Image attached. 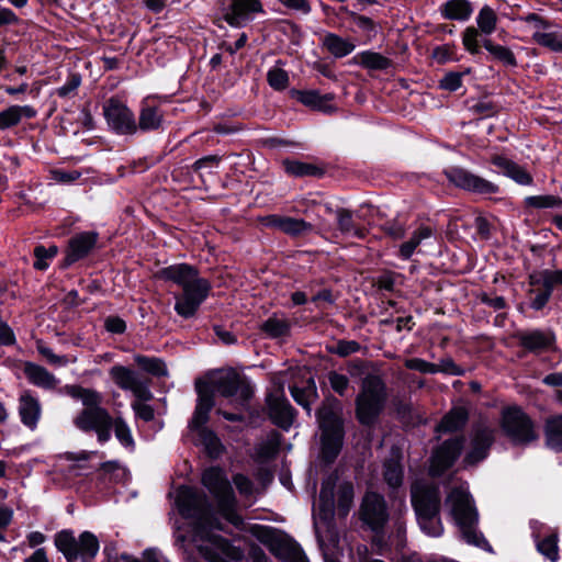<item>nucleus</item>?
<instances>
[{
	"instance_id": "nucleus-40",
	"label": "nucleus",
	"mask_w": 562,
	"mask_h": 562,
	"mask_svg": "<svg viewBox=\"0 0 562 562\" xmlns=\"http://www.w3.org/2000/svg\"><path fill=\"white\" fill-rule=\"evenodd\" d=\"M532 41L552 52H562V33L558 31H536Z\"/></svg>"
},
{
	"instance_id": "nucleus-24",
	"label": "nucleus",
	"mask_w": 562,
	"mask_h": 562,
	"mask_svg": "<svg viewBox=\"0 0 562 562\" xmlns=\"http://www.w3.org/2000/svg\"><path fill=\"white\" fill-rule=\"evenodd\" d=\"M98 235L92 232H85L76 235L69 240L65 265L70 266L74 262L85 258L97 243Z\"/></svg>"
},
{
	"instance_id": "nucleus-31",
	"label": "nucleus",
	"mask_w": 562,
	"mask_h": 562,
	"mask_svg": "<svg viewBox=\"0 0 562 562\" xmlns=\"http://www.w3.org/2000/svg\"><path fill=\"white\" fill-rule=\"evenodd\" d=\"M259 329L270 338H283L289 336L291 323L286 317L273 314L260 324Z\"/></svg>"
},
{
	"instance_id": "nucleus-33",
	"label": "nucleus",
	"mask_w": 562,
	"mask_h": 562,
	"mask_svg": "<svg viewBox=\"0 0 562 562\" xmlns=\"http://www.w3.org/2000/svg\"><path fill=\"white\" fill-rule=\"evenodd\" d=\"M282 165L290 176L293 177H315L321 178L324 176L325 170L314 164L303 162L299 160L284 159Z\"/></svg>"
},
{
	"instance_id": "nucleus-61",
	"label": "nucleus",
	"mask_w": 562,
	"mask_h": 562,
	"mask_svg": "<svg viewBox=\"0 0 562 562\" xmlns=\"http://www.w3.org/2000/svg\"><path fill=\"white\" fill-rule=\"evenodd\" d=\"M382 231L393 239H402L406 234L404 224L398 221H389L382 225Z\"/></svg>"
},
{
	"instance_id": "nucleus-11",
	"label": "nucleus",
	"mask_w": 562,
	"mask_h": 562,
	"mask_svg": "<svg viewBox=\"0 0 562 562\" xmlns=\"http://www.w3.org/2000/svg\"><path fill=\"white\" fill-rule=\"evenodd\" d=\"M501 428L515 446H527L539 438L533 420L517 406L503 409Z\"/></svg>"
},
{
	"instance_id": "nucleus-47",
	"label": "nucleus",
	"mask_w": 562,
	"mask_h": 562,
	"mask_svg": "<svg viewBox=\"0 0 562 562\" xmlns=\"http://www.w3.org/2000/svg\"><path fill=\"white\" fill-rule=\"evenodd\" d=\"M280 449L279 434H272L266 441H263L257 450L258 458L262 460L273 459Z\"/></svg>"
},
{
	"instance_id": "nucleus-44",
	"label": "nucleus",
	"mask_w": 562,
	"mask_h": 562,
	"mask_svg": "<svg viewBox=\"0 0 562 562\" xmlns=\"http://www.w3.org/2000/svg\"><path fill=\"white\" fill-rule=\"evenodd\" d=\"M482 45L493 55V57L504 65L515 67L517 65L514 53L502 45L493 44L491 40L484 38Z\"/></svg>"
},
{
	"instance_id": "nucleus-45",
	"label": "nucleus",
	"mask_w": 562,
	"mask_h": 562,
	"mask_svg": "<svg viewBox=\"0 0 562 562\" xmlns=\"http://www.w3.org/2000/svg\"><path fill=\"white\" fill-rule=\"evenodd\" d=\"M312 224L305 222L302 218L284 216L281 226V232L291 236H300L306 232L312 231Z\"/></svg>"
},
{
	"instance_id": "nucleus-64",
	"label": "nucleus",
	"mask_w": 562,
	"mask_h": 562,
	"mask_svg": "<svg viewBox=\"0 0 562 562\" xmlns=\"http://www.w3.org/2000/svg\"><path fill=\"white\" fill-rule=\"evenodd\" d=\"M432 57L439 63L445 64L456 59L454 47L450 45L438 46L432 52Z\"/></svg>"
},
{
	"instance_id": "nucleus-23",
	"label": "nucleus",
	"mask_w": 562,
	"mask_h": 562,
	"mask_svg": "<svg viewBox=\"0 0 562 562\" xmlns=\"http://www.w3.org/2000/svg\"><path fill=\"white\" fill-rule=\"evenodd\" d=\"M195 389L198 392V404L190 422L192 429L202 428L209 420V414L214 406L213 391L207 382L196 381Z\"/></svg>"
},
{
	"instance_id": "nucleus-38",
	"label": "nucleus",
	"mask_w": 562,
	"mask_h": 562,
	"mask_svg": "<svg viewBox=\"0 0 562 562\" xmlns=\"http://www.w3.org/2000/svg\"><path fill=\"white\" fill-rule=\"evenodd\" d=\"M441 13L449 20H467L472 13L471 3L468 0H449L443 4Z\"/></svg>"
},
{
	"instance_id": "nucleus-35",
	"label": "nucleus",
	"mask_w": 562,
	"mask_h": 562,
	"mask_svg": "<svg viewBox=\"0 0 562 562\" xmlns=\"http://www.w3.org/2000/svg\"><path fill=\"white\" fill-rule=\"evenodd\" d=\"M492 162L520 184H530L532 181L531 176L524 168L503 156H494Z\"/></svg>"
},
{
	"instance_id": "nucleus-42",
	"label": "nucleus",
	"mask_w": 562,
	"mask_h": 562,
	"mask_svg": "<svg viewBox=\"0 0 562 562\" xmlns=\"http://www.w3.org/2000/svg\"><path fill=\"white\" fill-rule=\"evenodd\" d=\"M134 361L142 370L154 376H166L168 373L166 363L159 358L136 355Z\"/></svg>"
},
{
	"instance_id": "nucleus-7",
	"label": "nucleus",
	"mask_w": 562,
	"mask_h": 562,
	"mask_svg": "<svg viewBox=\"0 0 562 562\" xmlns=\"http://www.w3.org/2000/svg\"><path fill=\"white\" fill-rule=\"evenodd\" d=\"M447 503L450 504L451 514L460 527L463 539L477 547L485 543L483 537L475 529L477 514L470 494L461 487H456L449 493Z\"/></svg>"
},
{
	"instance_id": "nucleus-48",
	"label": "nucleus",
	"mask_w": 562,
	"mask_h": 562,
	"mask_svg": "<svg viewBox=\"0 0 562 562\" xmlns=\"http://www.w3.org/2000/svg\"><path fill=\"white\" fill-rule=\"evenodd\" d=\"M476 21L480 30L488 35L496 27L497 16L491 7L484 5L480 11Z\"/></svg>"
},
{
	"instance_id": "nucleus-19",
	"label": "nucleus",
	"mask_w": 562,
	"mask_h": 562,
	"mask_svg": "<svg viewBox=\"0 0 562 562\" xmlns=\"http://www.w3.org/2000/svg\"><path fill=\"white\" fill-rule=\"evenodd\" d=\"M494 442V429L485 425H479L473 430L471 450L464 457L463 462L468 465H475L486 458L491 446Z\"/></svg>"
},
{
	"instance_id": "nucleus-17",
	"label": "nucleus",
	"mask_w": 562,
	"mask_h": 562,
	"mask_svg": "<svg viewBox=\"0 0 562 562\" xmlns=\"http://www.w3.org/2000/svg\"><path fill=\"white\" fill-rule=\"evenodd\" d=\"M269 417L274 425L288 430L294 423L295 409L285 398L283 390L279 389L267 396Z\"/></svg>"
},
{
	"instance_id": "nucleus-1",
	"label": "nucleus",
	"mask_w": 562,
	"mask_h": 562,
	"mask_svg": "<svg viewBox=\"0 0 562 562\" xmlns=\"http://www.w3.org/2000/svg\"><path fill=\"white\" fill-rule=\"evenodd\" d=\"M155 277L181 286L182 292L175 296V311L184 318L195 315L211 291L209 280L201 278L199 270L188 263H177L162 268L156 272Z\"/></svg>"
},
{
	"instance_id": "nucleus-39",
	"label": "nucleus",
	"mask_w": 562,
	"mask_h": 562,
	"mask_svg": "<svg viewBox=\"0 0 562 562\" xmlns=\"http://www.w3.org/2000/svg\"><path fill=\"white\" fill-rule=\"evenodd\" d=\"M468 420V414L463 408H454L449 412L437 426V431L453 432L461 429Z\"/></svg>"
},
{
	"instance_id": "nucleus-49",
	"label": "nucleus",
	"mask_w": 562,
	"mask_h": 562,
	"mask_svg": "<svg viewBox=\"0 0 562 562\" xmlns=\"http://www.w3.org/2000/svg\"><path fill=\"white\" fill-rule=\"evenodd\" d=\"M538 551L550 561L557 562L559 559L558 537L550 535L537 543Z\"/></svg>"
},
{
	"instance_id": "nucleus-22",
	"label": "nucleus",
	"mask_w": 562,
	"mask_h": 562,
	"mask_svg": "<svg viewBox=\"0 0 562 562\" xmlns=\"http://www.w3.org/2000/svg\"><path fill=\"white\" fill-rule=\"evenodd\" d=\"M520 347L532 353H541L552 348L555 336L551 330H520L515 334Z\"/></svg>"
},
{
	"instance_id": "nucleus-32",
	"label": "nucleus",
	"mask_w": 562,
	"mask_h": 562,
	"mask_svg": "<svg viewBox=\"0 0 562 562\" xmlns=\"http://www.w3.org/2000/svg\"><path fill=\"white\" fill-rule=\"evenodd\" d=\"M291 395L294 401L304 407L307 411V414L311 415V405L317 400V387L313 378H310L306 381V385L303 387H299L293 385L290 387Z\"/></svg>"
},
{
	"instance_id": "nucleus-57",
	"label": "nucleus",
	"mask_w": 562,
	"mask_h": 562,
	"mask_svg": "<svg viewBox=\"0 0 562 562\" xmlns=\"http://www.w3.org/2000/svg\"><path fill=\"white\" fill-rule=\"evenodd\" d=\"M480 33L474 27H468L463 33V45L471 54H477L480 50Z\"/></svg>"
},
{
	"instance_id": "nucleus-63",
	"label": "nucleus",
	"mask_w": 562,
	"mask_h": 562,
	"mask_svg": "<svg viewBox=\"0 0 562 562\" xmlns=\"http://www.w3.org/2000/svg\"><path fill=\"white\" fill-rule=\"evenodd\" d=\"M471 111L482 117H490L498 113V108L493 102L483 100L471 106Z\"/></svg>"
},
{
	"instance_id": "nucleus-15",
	"label": "nucleus",
	"mask_w": 562,
	"mask_h": 562,
	"mask_svg": "<svg viewBox=\"0 0 562 562\" xmlns=\"http://www.w3.org/2000/svg\"><path fill=\"white\" fill-rule=\"evenodd\" d=\"M109 125L119 134L132 135L137 132L133 112L117 100L111 99L104 108Z\"/></svg>"
},
{
	"instance_id": "nucleus-8",
	"label": "nucleus",
	"mask_w": 562,
	"mask_h": 562,
	"mask_svg": "<svg viewBox=\"0 0 562 562\" xmlns=\"http://www.w3.org/2000/svg\"><path fill=\"white\" fill-rule=\"evenodd\" d=\"M412 504L418 516L422 528L428 535L438 536L439 526H432L434 518L439 514L440 494L436 485L417 481L411 487Z\"/></svg>"
},
{
	"instance_id": "nucleus-56",
	"label": "nucleus",
	"mask_w": 562,
	"mask_h": 562,
	"mask_svg": "<svg viewBox=\"0 0 562 562\" xmlns=\"http://www.w3.org/2000/svg\"><path fill=\"white\" fill-rule=\"evenodd\" d=\"M360 349L361 346L358 341L341 339L337 341L336 346L330 351L339 357H348L358 352Z\"/></svg>"
},
{
	"instance_id": "nucleus-12",
	"label": "nucleus",
	"mask_w": 562,
	"mask_h": 562,
	"mask_svg": "<svg viewBox=\"0 0 562 562\" xmlns=\"http://www.w3.org/2000/svg\"><path fill=\"white\" fill-rule=\"evenodd\" d=\"M212 391L218 392L224 397L235 398L236 407L247 409L248 403L254 395V390L245 376L234 369L223 370L214 373L207 383Z\"/></svg>"
},
{
	"instance_id": "nucleus-3",
	"label": "nucleus",
	"mask_w": 562,
	"mask_h": 562,
	"mask_svg": "<svg viewBox=\"0 0 562 562\" xmlns=\"http://www.w3.org/2000/svg\"><path fill=\"white\" fill-rule=\"evenodd\" d=\"M69 394L82 402L85 408L74 418V425L85 431H94L100 442L111 438L113 417L102 406L103 396L95 390L72 386Z\"/></svg>"
},
{
	"instance_id": "nucleus-43",
	"label": "nucleus",
	"mask_w": 562,
	"mask_h": 562,
	"mask_svg": "<svg viewBox=\"0 0 562 562\" xmlns=\"http://www.w3.org/2000/svg\"><path fill=\"white\" fill-rule=\"evenodd\" d=\"M199 437L202 445L205 447L207 453L212 458H217L222 454L224 447L220 440V438L212 431L206 428H198Z\"/></svg>"
},
{
	"instance_id": "nucleus-62",
	"label": "nucleus",
	"mask_w": 562,
	"mask_h": 562,
	"mask_svg": "<svg viewBox=\"0 0 562 562\" xmlns=\"http://www.w3.org/2000/svg\"><path fill=\"white\" fill-rule=\"evenodd\" d=\"M80 83H81L80 75L71 74L68 77L67 82L56 90V93L61 98H66V97L70 95L71 93H74L78 89Z\"/></svg>"
},
{
	"instance_id": "nucleus-26",
	"label": "nucleus",
	"mask_w": 562,
	"mask_h": 562,
	"mask_svg": "<svg viewBox=\"0 0 562 562\" xmlns=\"http://www.w3.org/2000/svg\"><path fill=\"white\" fill-rule=\"evenodd\" d=\"M36 113L32 105H10L0 111V131L19 125L23 119H33Z\"/></svg>"
},
{
	"instance_id": "nucleus-14",
	"label": "nucleus",
	"mask_w": 562,
	"mask_h": 562,
	"mask_svg": "<svg viewBox=\"0 0 562 562\" xmlns=\"http://www.w3.org/2000/svg\"><path fill=\"white\" fill-rule=\"evenodd\" d=\"M109 374L112 381L122 390L131 391L136 398L150 401L153 393L149 390V380L140 379L139 374L124 366H113Z\"/></svg>"
},
{
	"instance_id": "nucleus-18",
	"label": "nucleus",
	"mask_w": 562,
	"mask_h": 562,
	"mask_svg": "<svg viewBox=\"0 0 562 562\" xmlns=\"http://www.w3.org/2000/svg\"><path fill=\"white\" fill-rule=\"evenodd\" d=\"M361 518L373 530L383 527L387 520L384 498L374 492L367 493L361 505Z\"/></svg>"
},
{
	"instance_id": "nucleus-52",
	"label": "nucleus",
	"mask_w": 562,
	"mask_h": 562,
	"mask_svg": "<svg viewBox=\"0 0 562 562\" xmlns=\"http://www.w3.org/2000/svg\"><path fill=\"white\" fill-rule=\"evenodd\" d=\"M353 499V486L350 483H344L339 486L338 491V510L346 515L352 504Z\"/></svg>"
},
{
	"instance_id": "nucleus-9",
	"label": "nucleus",
	"mask_w": 562,
	"mask_h": 562,
	"mask_svg": "<svg viewBox=\"0 0 562 562\" xmlns=\"http://www.w3.org/2000/svg\"><path fill=\"white\" fill-rule=\"evenodd\" d=\"M250 532L280 560L284 562H308L301 547L279 530L268 526L254 525Z\"/></svg>"
},
{
	"instance_id": "nucleus-13",
	"label": "nucleus",
	"mask_w": 562,
	"mask_h": 562,
	"mask_svg": "<svg viewBox=\"0 0 562 562\" xmlns=\"http://www.w3.org/2000/svg\"><path fill=\"white\" fill-rule=\"evenodd\" d=\"M334 518V483L324 482L319 492L318 510L314 516V527L317 541L321 546L325 540L335 541L336 533L333 530Z\"/></svg>"
},
{
	"instance_id": "nucleus-28",
	"label": "nucleus",
	"mask_w": 562,
	"mask_h": 562,
	"mask_svg": "<svg viewBox=\"0 0 562 562\" xmlns=\"http://www.w3.org/2000/svg\"><path fill=\"white\" fill-rule=\"evenodd\" d=\"M23 372L29 381L37 386L44 389H53L56 385L55 376L48 372L44 367L35 364L33 362H25L23 366Z\"/></svg>"
},
{
	"instance_id": "nucleus-6",
	"label": "nucleus",
	"mask_w": 562,
	"mask_h": 562,
	"mask_svg": "<svg viewBox=\"0 0 562 562\" xmlns=\"http://www.w3.org/2000/svg\"><path fill=\"white\" fill-rule=\"evenodd\" d=\"M201 482L215 498L221 515L228 522L240 528L244 519L236 510L234 491L223 470L216 467L204 470Z\"/></svg>"
},
{
	"instance_id": "nucleus-10",
	"label": "nucleus",
	"mask_w": 562,
	"mask_h": 562,
	"mask_svg": "<svg viewBox=\"0 0 562 562\" xmlns=\"http://www.w3.org/2000/svg\"><path fill=\"white\" fill-rule=\"evenodd\" d=\"M54 542L67 562H91L99 551V540L90 531H83L77 539L72 531L61 530L55 535Z\"/></svg>"
},
{
	"instance_id": "nucleus-4",
	"label": "nucleus",
	"mask_w": 562,
	"mask_h": 562,
	"mask_svg": "<svg viewBox=\"0 0 562 562\" xmlns=\"http://www.w3.org/2000/svg\"><path fill=\"white\" fill-rule=\"evenodd\" d=\"M321 429L322 456L326 462H333L340 452L344 440V420L341 403L326 397L316 413Z\"/></svg>"
},
{
	"instance_id": "nucleus-21",
	"label": "nucleus",
	"mask_w": 562,
	"mask_h": 562,
	"mask_svg": "<svg viewBox=\"0 0 562 562\" xmlns=\"http://www.w3.org/2000/svg\"><path fill=\"white\" fill-rule=\"evenodd\" d=\"M446 175L450 182L464 190L482 194L497 191V187L494 183L461 168L451 169Z\"/></svg>"
},
{
	"instance_id": "nucleus-27",
	"label": "nucleus",
	"mask_w": 562,
	"mask_h": 562,
	"mask_svg": "<svg viewBox=\"0 0 562 562\" xmlns=\"http://www.w3.org/2000/svg\"><path fill=\"white\" fill-rule=\"evenodd\" d=\"M333 99L334 95L331 93L321 94L315 90L297 92V100L301 103L325 113H330L335 110V106L331 104Z\"/></svg>"
},
{
	"instance_id": "nucleus-20",
	"label": "nucleus",
	"mask_w": 562,
	"mask_h": 562,
	"mask_svg": "<svg viewBox=\"0 0 562 562\" xmlns=\"http://www.w3.org/2000/svg\"><path fill=\"white\" fill-rule=\"evenodd\" d=\"M262 11L259 0H229L228 7L224 9L223 19L231 26L240 27L250 20L251 13Z\"/></svg>"
},
{
	"instance_id": "nucleus-2",
	"label": "nucleus",
	"mask_w": 562,
	"mask_h": 562,
	"mask_svg": "<svg viewBox=\"0 0 562 562\" xmlns=\"http://www.w3.org/2000/svg\"><path fill=\"white\" fill-rule=\"evenodd\" d=\"M177 506L180 515L187 519H193V528L196 536L202 540L214 543H226V541L213 536V529H222V524L214 514L213 506L204 492L192 487H181L177 496Z\"/></svg>"
},
{
	"instance_id": "nucleus-55",
	"label": "nucleus",
	"mask_w": 562,
	"mask_h": 562,
	"mask_svg": "<svg viewBox=\"0 0 562 562\" xmlns=\"http://www.w3.org/2000/svg\"><path fill=\"white\" fill-rule=\"evenodd\" d=\"M527 203L530 206L544 209V207H560L562 205V200L554 195H539V196H529L527 199Z\"/></svg>"
},
{
	"instance_id": "nucleus-60",
	"label": "nucleus",
	"mask_w": 562,
	"mask_h": 562,
	"mask_svg": "<svg viewBox=\"0 0 562 562\" xmlns=\"http://www.w3.org/2000/svg\"><path fill=\"white\" fill-rule=\"evenodd\" d=\"M542 285L553 291L557 284H562V270H544L541 272Z\"/></svg>"
},
{
	"instance_id": "nucleus-46",
	"label": "nucleus",
	"mask_w": 562,
	"mask_h": 562,
	"mask_svg": "<svg viewBox=\"0 0 562 562\" xmlns=\"http://www.w3.org/2000/svg\"><path fill=\"white\" fill-rule=\"evenodd\" d=\"M362 66L369 69L383 70L391 66V60L379 53L366 52L360 56Z\"/></svg>"
},
{
	"instance_id": "nucleus-30",
	"label": "nucleus",
	"mask_w": 562,
	"mask_h": 562,
	"mask_svg": "<svg viewBox=\"0 0 562 562\" xmlns=\"http://www.w3.org/2000/svg\"><path fill=\"white\" fill-rule=\"evenodd\" d=\"M434 235V229L429 226H419L415 229L408 240L402 243L398 248V256L408 260L417 247L422 244L423 240L430 238Z\"/></svg>"
},
{
	"instance_id": "nucleus-36",
	"label": "nucleus",
	"mask_w": 562,
	"mask_h": 562,
	"mask_svg": "<svg viewBox=\"0 0 562 562\" xmlns=\"http://www.w3.org/2000/svg\"><path fill=\"white\" fill-rule=\"evenodd\" d=\"M338 229L344 235H351L357 238H364L367 231L363 227L356 225L352 218V213L348 209H338L336 211Z\"/></svg>"
},
{
	"instance_id": "nucleus-50",
	"label": "nucleus",
	"mask_w": 562,
	"mask_h": 562,
	"mask_svg": "<svg viewBox=\"0 0 562 562\" xmlns=\"http://www.w3.org/2000/svg\"><path fill=\"white\" fill-rule=\"evenodd\" d=\"M112 428H114L115 437L123 446H134V439L132 437L131 430L125 420L121 416L113 417Z\"/></svg>"
},
{
	"instance_id": "nucleus-34",
	"label": "nucleus",
	"mask_w": 562,
	"mask_h": 562,
	"mask_svg": "<svg viewBox=\"0 0 562 562\" xmlns=\"http://www.w3.org/2000/svg\"><path fill=\"white\" fill-rule=\"evenodd\" d=\"M544 437L549 448L562 452V415L551 416L546 420Z\"/></svg>"
},
{
	"instance_id": "nucleus-29",
	"label": "nucleus",
	"mask_w": 562,
	"mask_h": 562,
	"mask_svg": "<svg viewBox=\"0 0 562 562\" xmlns=\"http://www.w3.org/2000/svg\"><path fill=\"white\" fill-rule=\"evenodd\" d=\"M383 477L392 488L398 487L403 482V467L401 456L397 451H392L390 458L383 463Z\"/></svg>"
},
{
	"instance_id": "nucleus-54",
	"label": "nucleus",
	"mask_w": 562,
	"mask_h": 562,
	"mask_svg": "<svg viewBox=\"0 0 562 562\" xmlns=\"http://www.w3.org/2000/svg\"><path fill=\"white\" fill-rule=\"evenodd\" d=\"M328 382L330 387L340 396H344L349 387V379L341 373L330 371L328 373Z\"/></svg>"
},
{
	"instance_id": "nucleus-16",
	"label": "nucleus",
	"mask_w": 562,
	"mask_h": 562,
	"mask_svg": "<svg viewBox=\"0 0 562 562\" xmlns=\"http://www.w3.org/2000/svg\"><path fill=\"white\" fill-rule=\"evenodd\" d=\"M463 443V437H456L443 441L431 457L430 474L432 476H439L451 468L460 456Z\"/></svg>"
},
{
	"instance_id": "nucleus-5",
	"label": "nucleus",
	"mask_w": 562,
	"mask_h": 562,
	"mask_svg": "<svg viewBox=\"0 0 562 562\" xmlns=\"http://www.w3.org/2000/svg\"><path fill=\"white\" fill-rule=\"evenodd\" d=\"M389 400V390L383 376L369 372L361 380L360 391L356 396V417L361 425H373L383 412Z\"/></svg>"
},
{
	"instance_id": "nucleus-37",
	"label": "nucleus",
	"mask_w": 562,
	"mask_h": 562,
	"mask_svg": "<svg viewBox=\"0 0 562 562\" xmlns=\"http://www.w3.org/2000/svg\"><path fill=\"white\" fill-rule=\"evenodd\" d=\"M162 113L156 106L144 105L139 112L137 130L142 132L158 130L162 123Z\"/></svg>"
},
{
	"instance_id": "nucleus-41",
	"label": "nucleus",
	"mask_w": 562,
	"mask_h": 562,
	"mask_svg": "<svg viewBox=\"0 0 562 562\" xmlns=\"http://www.w3.org/2000/svg\"><path fill=\"white\" fill-rule=\"evenodd\" d=\"M323 45L335 57H344L350 54L355 48L353 44L334 33H328L325 35Z\"/></svg>"
},
{
	"instance_id": "nucleus-51",
	"label": "nucleus",
	"mask_w": 562,
	"mask_h": 562,
	"mask_svg": "<svg viewBox=\"0 0 562 562\" xmlns=\"http://www.w3.org/2000/svg\"><path fill=\"white\" fill-rule=\"evenodd\" d=\"M267 81L272 89L281 91L289 86V75L284 69L273 67L267 74Z\"/></svg>"
},
{
	"instance_id": "nucleus-58",
	"label": "nucleus",
	"mask_w": 562,
	"mask_h": 562,
	"mask_svg": "<svg viewBox=\"0 0 562 562\" xmlns=\"http://www.w3.org/2000/svg\"><path fill=\"white\" fill-rule=\"evenodd\" d=\"M404 366L409 370H415L422 373H437L436 363L428 362L420 358H411L405 360Z\"/></svg>"
},
{
	"instance_id": "nucleus-53",
	"label": "nucleus",
	"mask_w": 562,
	"mask_h": 562,
	"mask_svg": "<svg viewBox=\"0 0 562 562\" xmlns=\"http://www.w3.org/2000/svg\"><path fill=\"white\" fill-rule=\"evenodd\" d=\"M57 254V247L50 246L49 248H45L43 245H38L34 249V256L36 260L34 261V268L37 270H45L48 267L47 259L55 257Z\"/></svg>"
},
{
	"instance_id": "nucleus-25",
	"label": "nucleus",
	"mask_w": 562,
	"mask_h": 562,
	"mask_svg": "<svg viewBox=\"0 0 562 562\" xmlns=\"http://www.w3.org/2000/svg\"><path fill=\"white\" fill-rule=\"evenodd\" d=\"M19 415L23 425L30 429L36 428L41 416V404L29 391L22 393L19 398Z\"/></svg>"
},
{
	"instance_id": "nucleus-59",
	"label": "nucleus",
	"mask_w": 562,
	"mask_h": 562,
	"mask_svg": "<svg viewBox=\"0 0 562 562\" xmlns=\"http://www.w3.org/2000/svg\"><path fill=\"white\" fill-rule=\"evenodd\" d=\"M145 402V400L136 398L132 403V408L138 418L143 419L144 422H150L155 417V412L154 408Z\"/></svg>"
}]
</instances>
